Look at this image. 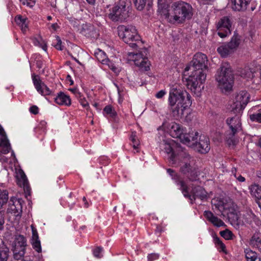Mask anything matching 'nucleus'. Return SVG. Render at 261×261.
<instances>
[{
    "label": "nucleus",
    "instance_id": "nucleus-1",
    "mask_svg": "<svg viewBox=\"0 0 261 261\" xmlns=\"http://www.w3.org/2000/svg\"><path fill=\"white\" fill-rule=\"evenodd\" d=\"M168 102L173 116H179L182 115L185 110L191 105V96L179 86H173L169 92Z\"/></svg>",
    "mask_w": 261,
    "mask_h": 261
},
{
    "label": "nucleus",
    "instance_id": "nucleus-2",
    "mask_svg": "<svg viewBox=\"0 0 261 261\" xmlns=\"http://www.w3.org/2000/svg\"><path fill=\"white\" fill-rule=\"evenodd\" d=\"M177 162L180 166V171L186 175L191 181L196 180L197 174L195 171V168L192 166L193 158L185 149L179 148L178 152L175 156L172 154L170 158V163L176 165Z\"/></svg>",
    "mask_w": 261,
    "mask_h": 261
},
{
    "label": "nucleus",
    "instance_id": "nucleus-3",
    "mask_svg": "<svg viewBox=\"0 0 261 261\" xmlns=\"http://www.w3.org/2000/svg\"><path fill=\"white\" fill-rule=\"evenodd\" d=\"M132 7L130 0H119L109 9L108 16L114 22H123L132 14Z\"/></svg>",
    "mask_w": 261,
    "mask_h": 261
},
{
    "label": "nucleus",
    "instance_id": "nucleus-4",
    "mask_svg": "<svg viewBox=\"0 0 261 261\" xmlns=\"http://www.w3.org/2000/svg\"><path fill=\"white\" fill-rule=\"evenodd\" d=\"M171 9L173 19L170 20V23H182L186 19H190L193 15L192 6L183 1L174 2L172 4Z\"/></svg>",
    "mask_w": 261,
    "mask_h": 261
},
{
    "label": "nucleus",
    "instance_id": "nucleus-5",
    "mask_svg": "<svg viewBox=\"0 0 261 261\" xmlns=\"http://www.w3.org/2000/svg\"><path fill=\"white\" fill-rule=\"evenodd\" d=\"M216 79L219 88L223 92L229 91L232 89L234 76L229 64L224 63L221 65L218 70Z\"/></svg>",
    "mask_w": 261,
    "mask_h": 261
},
{
    "label": "nucleus",
    "instance_id": "nucleus-6",
    "mask_svg": "<svg viewBox=\"0 0 261 261\" xmlns=\"http://www.w3.org/2000/svg\"><path fill=\"white\" fill-rule=\"evenodd\" d=\"M117 31L120 38L132 48H136L142 44L135 26L120 25L117 27Z\"/></svg>",
    "mask_w": 261,
    "mask_h": 261
},
{
    "label": "nucleus",
    "instance_id": "nucleus-7",
    "mask_svg": "<svg viewBox=\"0 0 261 261\" xmlns=\"http://www.w3.org/2000/svg\"><path fill=\"white\" fill-rule=\"evenodd\" d=\"M226 123L229 126L231 133L226 135V140L229 145H234L236 141L234 138V135L237 132L241 129V120L239 116L228 118Z\"/></svg>",
    "mask_w": 261,
    "mask_h": 261
},
{
    "label": "nucleus",
    "instance_id": "nucleus-8",
    "mask_svg": "<svg viewBox=\"0 0 261 261\" xmlns=\"http://www.w3.org/2000/svg\"><path fill=\"white\" fill-rule=\"evenodd\" d=\"M232 21L229 16H224L220 18L216 24L217 34L222 38H225L231 34Z\"/></svg>",
    "mask_w": 261,
    "mask_h": 261
},
{
    "label": "nucleus",
    "instance_id": "nucleus-9",
    "mask_svg": "<svg viewBox=\"0 0 261 261\" xmlns=\"http://www.w3.org/2000/svg\"><path fill=\"white\" fill-rule=\"evenodd\" d=\"M249 98L250 95L247 91H240L236 96L233 103L231 105V111L234 113H240L248 103Z\"/></svg>",
    "mask_w": 261,
    "mask_h": 261
},
{
    "label": "nucleus",
    "instance_id": "nucleus-10",
    "mask_svg": "<svg viewBox=\"0 0 261 261\" xmlns=\"http://www.w3.org/2000/svg\"><path fill=\"white\" fill-rule=\"evenodd\" d=\"M25 238L22 235L16 236L13 246V255L15 259H20L25 254Z\"/></svg>",
    "mask_w": 261,
    "mask_h": 261
},
{
    "label": "nucleus",
    "instance_id": "nucleus-11",
    "mask_svg": "<svg viewBox=\"0 0 261 261\" xmlns=\"http://www.w3.org/2000/svg\"><path fill=\"white\" fill-rule=\"evenodd\" d=\"M207 58L205 54L197 53L193 57L190 68L192 70H201L204 72L207 68Z\"/></svg>",
    "mask_w": 261,
    "mask_h": 261
},
{
    "label": "nucleus",
    "instance_id": "nucleus-12",
    "mask_svg": "<svg viewBox=\"0 0 261 261\" xmlns=\"http://www.w3.org/2000/svg\"><path fill=\"white\" fill-rule=\"evenodd\" d=\"M167 172L172 177V178L175 181L176 184L179 187V189L185 197L191 198L189 195V188L185 181L182 179L180 176L175 172L171 169H168Z\"/></svg>",
    "mask_w": 261,
    "mask_h": 261
},
{
    "label": "nucleus",
    "instance_id": "nucleus-13",
    "mask_svg": "<svg viewBox=\"0 0 261 261\" xmlns=\"http://www.w3.org/2000/svg\"><path fill=\"white\" fill-rule=\"evenodd\" d=\"M34 85L37 91L42 95H49L51 94V91L50 89L40 80L39 75L34 73L32 75Z\"/></svg>",
    "mask_w": 261,
    "mask_h": 261
},
{
    "label": "nucleus",
    "instance_id": "nucleus-14",
    "mask_svg": "<svg viewBox=\"0 0 261 261\" xmlns=\"http://www.w3.org/2000/svg\"><path fill=\"white\" fill-rule=\"evenodd\" d=\"M202 78H200V80L198 82H197L194 78L191 79L188 77L186 80V86L187 88L190 89L192 92L197 95L200 93L201 89L203 88L202 86L204 83V76H202Z\"/></svg>",
    "mask_w": 261,
    "mask_h": 261
},
{
    "label": "nucleus",
    "instance_id": "nucleus-15",
    "mask_svg": "<svg viewBox=\"0 0 261 261\" xmlns=\"http://www.w3.org/2000/svg\"><path fill=\"white\" fill-rule=\"evenodd\" d=\"M168 131L170 135L175 138H179L181 141L185 130L184 127L179 123L172 122L168 125Z\"/></svg>",
    "mask_w": 261,
    "mask_h": 261
},
{
    "label": "nucleus",
    "instance_id": "nucleus-16",
    "mask_svg": "<svg viewBox=\"0 0 261 261\" xmlns=\"http://www.w3.org/2000/svg\"><path fill=\"white\" fill-rule=\"evenodd\" d=\"M21 200L16 198H11L9 201L7 212L13 214L14 216H19L22 213Z\"/></svg>",
    "mask_w": 261,
    "mask_h": 261
},
{
    "label": "nucleus",
    "instance_id": "nucleus-17",
    "mask_svg": "<svg viewBox=\"0 0 261 261\" xmlns=\"http://www.w3.org/2000/svg\"><path fill=\"white\" fill-rule=\"evenodd\" d=\"M133 60L135 65L139 67L142 70L147 71L150 68V63L147 58L143 57L141 53L132 54Z\"/></svg>",
    "mask_w": 261,
    "mask_h": 261
},
{
    "label": "nucleus",
    "instance_id": "nucleus-18",
    "mask_svg": "<svg viewBox=\"0 0 261 261\" xmlns=\"http://www.w3.org/2000/svg\"><path fill=\"white\" fill-rule=\"evenodd\" d=\"M196 149L201 153H207L210 149V140L208 137L205 136H201L198 142H195Z\"/></svg>",
    "mask_w": 261,
    "mask_h": 261
},
{
    "label": "nucleus",
    "instance_id": "nucleus-19",
    "mask_svg": "<svg viewBox=\"0 0 261 261\" xmlns=\"http://www.w3.org/2000/svg\"><path fill=\"white\" fill-rule=\"evenodd\" d=\"M17 184L23 188L25 194L29 196L31 195V188L28 180L24 173L22 171H19L16 175Z\"/></svg>",
    "mask_w": 261,
    "mask_h": 261
},
{
    "label": "nucleus",
    "instance_id": "nucleus-20",
    "mask_svg": "<svg viewBox=\"0 0 261 261\" xmlns=\"http://www.w3.org/2000/svg\"><path fill=\"white\" fill-rule=\"evenodd\" d=\"M192 189L191 192V194L189 193V195L191 196V198L187 197L191 201L195 200L196 198H200L201 200L205 199L207 197V193L205 190L200 186L192 187Z\"/></svg>",
    "mask_w": 261,
    "mask_h": 261
},
{
    "label": "nucleus",
    "instance_id": "nucleus-21",
    "mask_svg": "<svg viewBox=\"0 0 261 261\" xmlns=\"http://www.w3.org/2000/svg\"><path fill=\"white\" fill-rule=\"evenodd\" d=\"M198 137V133L197 132H189L188 134L185 133L182 138H181V142L189 146L195 145V142Z\"/></svg>",
    "mask_w": 261,
    "mask_h": 261
},
{
    "label": "nucleus",
    "instance_id": "nucleus-22",
    "mask_svg": "<svg viewBox=\"0 0 261 261\" xmlns=\"http://www.w3.org/2000/svg\"><path fill=\"white\" fill-rule=\"evenodd\" d=\"M203 215L209 222L216 227L226 226L225 224L222 220L214 216L213 213L210 211H204Z\"/></svg>",
    "mask_w": 261,
    "mask_h": 261
},
{
    "label": "nucleus",
    "instance_id": "nucleus-23",
    "mask_svg": "<svg viewBox=\"0 0 261 261\" xmlns=\"http://www.w3.org/2000/svg\"><path fill=\"white\" fill-rule=\"evenodd\" d=\"M251 195L254 197L259 206L261 207V187L257 184H253L249 187Z\"/></svg>",
    "mask_w": 261,
    "mask_h": 261
},
{
    "label": "nucleus",
    "instance_id": "nucleus-24",
    "mask_svg": "<svg viewBox=\"0 0 261 261\" xmlns=\"http://www.w3.org/2000/svg\"><path fill=\"white\" fill-rule=\"evenodd\" d=\"M251 0H230L232 8L237 11H244Z\"/></svg>",
    "mask_w": 261,
    "mask_h": 261
},
{
    "label": "nucleus",
    "instance_id": "nucleus-25",
    "mask_svg": "<svg viewBox=\"0 0 261 261\" xmlns=\"http://www.w3.org/2000/svg\"><path fill=\"white\" fill-rule=\"evenodd\" d=\"M170 3H158V12L161 16L164 17L170 22V20L173 19V14L169 12V4Z\"/></svg>",
    "mask_w": 261,
    "mask_h": 261
},
{
    "label": "nucleus",
    "instance_id": "nucleus-26",
    "mask_svg": "<svg viewBox=\"0 0 261 261\" xmlns=\"http://www.w3.org/2000/svg\"><path fill=\"white\" fill-rule=\"evenodd\" d=\"M31 227L32 231V244L33 247L38 252H41V247L37 230L33 225H31Z\"/></svg>",
    "mask_w": 261,
    "mask_h": 261
},
{
    "label": "nucleus",
    "instance_id": "nucleus-27",
    "mask_svg": "<svg viewBox=\"0 0 261 261\" xmlns=\"http://www.w3.org/2000/svg\"><path fill=\"white\" fill-rule=\"evenodd\" d=\"M54 99L55 102L59 105L69 106L71 105L70 97L62 92H59Z\"/></svg>",
    "mask_w": 261,
    "mask_h": 261
},
{
    "label": "nucleus",
    "instance_id": "nucleus-28",
    "mask_svg": "<svg viewBox=\"0 0 261 261\" xmlns=\"http://www.w3.org/2000/svg\"><path fill=\"white\" fill-rule=\"evenodd\" d=\"M10 149V144L8 138H0V152L3 154H7Z\"/></svg>",
    "mask_w": 261,
    "mask_h": 261
},
{
    "label": "nucleus",
    "instance_id": "nucleus-29",
    "mask_svg": "<svg viewBox=\"0 0 261 261\" xmlns=\"http://www.w3.org/2000/svg\"><path fill=\"white\" fill-rule=\"evenodd\" d=\"M17 24L21 28L23 33L26 32L28 30L27 18L21 15H17L15 18Z\"/></svg>",
    "mask_w": 261,
    "mask_h": 261
},
{
    "label": "nucleus",
    "instance_id": "nucleus-30",
    "mask_svg": "<svg viewBox=\"0 0 261 261\" xmlns=\"http://www.w3.org/2000/svg\"><path fill=\"white\" fill-rule=\"evenodd\" d=\"M217 51L222 57H226L228 55L233 53L232 49H230L229 45L227 44H223L217 48Z\"/></svg>",
    "mask_w": 261,
    "mask_h": 261
},
{
    "label": "nucleus",
    "instance_id": "nucleus-31",
    "mask_svg": "<svg viewBox=\"0 0 261 261\" xmlns=\"http://www.w3.org/2000/svg\"><path fill=\"white\" fill-rule=\"evenodd\" d=\"M240 43V38L238 35L234 34L229 42L227 44L229 45L230 49H232L234 52L238 47L239 46Z\"/></svg>",
    "mask_w": 261,
    "mask_h": 261
},
{
    "label": "nucleus",
    "instance_id": "nucleus-32",
    "mask_svg": "<svg viewBox=\"0 0 261 261\" xmlns=\"http://www.w3.org/2000/svg\"><path fill=\"white\" fill-rule=\"evenodd\" d=\"M244 253L247 261H256L258 260L259 258L258 257L257 253L249 248L245 249Z\"/></svg>",
    "mask_w": 261,
    "mask_h": 261
},
{
    "label": "nucleus",
    "instance_id": "nucleus-33",
    "mask_svg": "<svg viewBox=\"0 0 261 261\" xmlns=\"http://www.w3.org/2000/svg\"><path fill=\"white\" fill-rule=\"evenodd\" d=\"M249 245L258 249L261 253V239L257 235L254 234L251 238Z\"/></svg>",
    "mask_w": 261,
    "mask_h": 261
},
{
    "label": "nucleus",
    "instance_id": "nucleus-34",
    "mask_svg": "<svg viewBox=\"0 0 261 261\" xmlns=\"http://www.w3.org/2000/svg\"><path fill=\"white\" fill-rule=\"evenodd\" d=\"M202 76H204V82L206 79V73L204 72L203 70H193L192 73L189 77H190L191 79L194 78L195 80H196V81H197L196 82L199 83V81H200V78H202Z\"/></svg>",
    "mask_w": 261,
    "mask_h": 261
},
{
    "label": "nucleus",
    "instance_id": "nucleus-35",
    "mask_svg": "<svg viewBox=\"0 0 261 261\" xmlns=\"http://www.w3.org/2000/svg\"><path fill=\"white\" fill-rule=\"evenodd\" d=\"M9 249L4 246L0 247V261H8Z\"/></svg>",
    "mask_w": 261,
    "mask_h": 261
},
{
    "label": "nucleus",
    "instance_id": "nucleus-36",
    "mask_svg": "<svg viewBox=\"0 0 261 261\" xmlns=\"http://www.w3.org/2000/svg\"><path fill=\"white\" fill-rule=\"evenodd\" d=\"M164 149L166 151V152L168 154L171 153L170 156H169V160H170V158L171 157L172 154H174V155L176 156L178 152L179 148H180V149H183L180 147H177L176 150H173V148L172 147L170 143H165L164 144Z\"/></svg>",
    "mask_w": 261,
    "mask_h": 261
},
{
    "label": "nucleus",
    "instance_id": "nucleus-37",
    "mask_svg": "<svg viewBox=\"0 0 261 261\" xmlns=\"http://www.w3.org/2000/svg\"><path fill=\"white\" fill-rule=\"evenodd\" d=\"M82 32L86 36L88 37L95 38L97 36V34L96 32V30L92 26L89 27L87 29H83Z\"/></svg>",
    "mask_w": 261,
    "mask_h": 261
},
{
    "label": "nucleus",
    "instance_id": "nucleus-38",
    "mask_svg": "<svg viewBox=\"0 0 261 261\" xmlns=\"http://www.w3.org/2000/svg\"><path fill=\"white\" fill-rule=\"evenodd\" d=\"M8 199V192L7 190H0V208L7 204Z\"/></svg>",
    "mask_w": 261,
    "mask_h": 261
},
{
    "label": "nucleus",
    "instance_id": "nucleus-39",
    "mask_svg": "<svg viewBox=\"0 0 261 261\" xmlns=\"http://www.w3.org/2000/svg\"><path fill=\"white\" fill-rule=\"evenodd\" d=\"M214 242L219 251L225 252L226 247L224 244L221 241L219 238L216 235L214 236Z\"/></svg>",
    "mask_w": 261,
    "mask_h": 261
},
{
    "label": "nucleus",
    "instance_id": "nucleus-40",
    "mask_svg": "<svg viewBox=\"0 0 261 261\" xmlns=\"http://www.w3.org/2000/svg\"><path fill=\"white\" fill-rule=\"evenodd\" d=\"M95 55L97 60L103 64H107L108 62H110V60L107 59L105 53L101 50H99L98 52L95 53Z\"/></svg>",
    "mask_w": 261,
    "mask_h": 261
},
{
    "label": "nucleus",
    "instance_id": "nucleus-41",
    "mask_svg": "<svg viewBox=\"0 0 261 261\" xmlns=\"http://www.w3.org/2000/svg\"><path fill=\"white\" fill-rule=\"evenodd\" d=\"M255 215L251 211H247L243 215L244 222L251 223L254 219Z\"/></svg>",
    "mask_w": 261,
    "mask_h": 261
},
{
    "label": "nucleus",
    "instance_id": "nucleus-42",
    "mask_svg": "<svg viewBox=\"0 0 261 261\" xmlns=\"http://www.w3.org/2000/svg\"><path fill=\"white\" fill-rule=\"evenodd\" d=\"M129 139L132 142L133 146L134 149H137L138 147V146L140 144V141L138 139V137L136 135V132H132V134L129 137Z\"/></svg>",
    "mask_w": 261,
    "mask_h": 261
},
{
    "label": "nucleus",
    "instance_id": "nucleus-43",
    "mask_svg": "<svg viewBox=\"0 0 261 261\" xmlns=\"http://www.w3.org/2000/svg\"><path fill=\"white\" fill-rule=\"evenodd\" d=\"M220 234L226 240H232L233 237H234L233 233L228 229L221 231L220 232Z\"/></svg>",
    "mask_w": 261,
    "mask_h": 261
},
{
    "label": "nucleus",
    "instance_id": "nucleus-44",
    "mask_svg": "<svg viewBox=\"0 0 261 261\" xmlns=\"http://www.w3.org/2000/svg\"><path fill=\"white\" fill-rule=\"evenodd\" d=\"M249 118L252 121L261 123V109L256 113L249 115Z\"/></svg>",
    "mask_w": 261,
    "mask_h": 261
},
{
    "label": "nucleus",
    "instance_id": "nucleus-45",
    "mask_svg": "<svg viewBox=\"0 0 261 261\" xmlns=\"http://www.w3.org/2000/svg\"><path fill=\"white\" fill-rule=\"evenodd\" d=\"M241 75L244 78L252 79L253 77V72L250 68H245L241 71Z\"/></svg>",
    "mask_w": 261,
    "mask_h": 261
},
{
    "label": "nucleus",
    "instance_id": "nucleus-46",
    "mask_svg": "<svg viewBox=\"0 0 261 261\" xmlns=\"http://www.w3.org/2000/svg\"><path fill=\"white\" fill-rule=\"evenodd\" d=\"M147 0H134L135 6L137 9L142 11L146 6Z\"/></svg>",
    "mask_w": 261,
    "mask_h": 261
},
{
    "label": "nucleus",
    "instance_id": "nucleus-47",
    "mask_svg": "<svg viewBox=\"0 0 261 261\" xmlns=\"http://www.w3.org/2000/svg\"><path fill=\"white\" fill-rule=\"evenodd\" d=\"M103 112L106 114L109 115L112 117H115L116 115V112L110 105L106 106L103 109Z\"/></svg>",
    "mask_w": 261,
    "mask_h": 261
},
{
    "label": "nucleus",
    "instance_id": "nucleus-48",
    "mask_svg": "<svg viewBox=\"0 0 261 261\" xmlns=\"http://www.w3.org/2000/svg\"><path fill=\"white\" fill-rule=\"evenodd\" d=\"M20 3L23 5H26L27 6L32 8L35 4V0H19Z\"/></svg>",
    "mask_w": 261,
    "mask_h": 261
},
{
    "label": "nucleus",
    "instance_id": "nucleus-49",
    "mask_svg": "<svg viewBox=\"0 0 261 261\" xmlns=\"http://www.w3.org/2000/svg\"><path fill=\"white\" fill-rule=\"evenodd\" d=\"M34 44L36 45H38L40 46L43 50H46L47 49V45L46 43L42 39V38H40V40H36L34 41Z\"/></svg>",
    "mask_w": 261,
    "mask_h": 261
},
{
    "label": "nucleus",
    "instance_id": "nucleus-50",
    "mask_svg": "<svg viewBox=\"0 0 261 261\" xmlns=\"http://www.w3.org/2000/svg\"><path fill=\"white\" fill-rule=\"evenodd\" d=\"M102 251V248L98 247L93 250V254L95 257L100 258L102 257L101 253Z\"/></svg>",
    "mask_w": 261,
    "mask_h": 261
},
{
    "label": "nucleus",
    "instance_id": "nucleus-51",
    "mask_svg": "<svg viewBox=\"0 0 261 261\" xmlns=\"http://www.w3.org/2000/svg\"><path fill=\"white\" fill-rule=\"evenodd\" d=\"M57 43L54 45V47L58 50H62L63 49L62 46V41L58 36H56Z\"/></svg>",
    "mask_w": 261,
    "mask_h": 261
},
{
    "label": "nucleus",
    "instance_id": "nucleus-52",
    "mask_svg": "<svg viewBox=\"0 0 261 261\" xmlns=\"http://www.w3.org/2000/svg\"><path fill=\"white\" fill-rule=\"evenodd\" d=\"M160 255L158 253L149 254L147 256L148 261H154L159 258Z\"/></svg>",
    "mask_w": 261,
    "mask_h": 261
},
{
    "label": "nucleus",
    "instance_id": "nucleus-53",
    "mask_svg": "<svg viewBox=\"0 0 261 261\" xmlns=\"http://www.w3.org/2000/svg\"><path fill=\"white\" fill-rule=\"evenodd\" d=\"M79 102L84 108L86 109H88L89 108V103L84 96L82 98H80Z\"/></svg>",
    "mask_w": 261,
    "mask_h": 261
},
{
    "label": "nucleus",
    "instance_id": "nucleus-54",
    "mask_svg": "<svg viewBox=\"0 0 261 261\" xmlns=\"http://www.w3.org/2000/svg\"><path fill=\"white\" fill-rule=\"evenodd\" d=\"M106 64L108 65L109 68L111 69H112V70H113L115 73L119 72V69L118 67H116L110 61V62H108L107 64Z\"/></svg>",
    "mask_w": 261,
    "mask_h": 261
},
{
    "label": "nucleus",
    "instance_id": "nucleus-55",
    "mask_svg": "<svg viewBox=\"0 0 261 261\" xmlns=\"http://www.w3.org/2000/svg\"><path fill=\"white\" fill-rule=\"evenodd\" d=\"M30 111L31 113L36 115L39 112V109L36 106H33L30 107Z\"/></svg>",
    "mask_w": 261,
    "mask_h": 261
},
{
    "label": "nucleus",
    "instance_id": "nucleus-56",
    "mask_svg": "<svg viewBox=\"0 0 261 261\" xmlns=\"http://www.w3.org/2000/svg\"><path fill=\"white\" fill-rule=\"evenodd\" d=\"M166 93L165 90H160L155 94V97L158 98H161L166 94Z\"/></svg>",
    "mask_w": 261,
    "mask_h": 261
},
{
    "label": "nucleus",
    "instance_id": "nucleus-57",
    "mask_svg": "<svg viewBox=\"0 0 261 261\" xmlns=\"http://www.w3.org/2000/svg\"><path fill=\"white\" fill-rule=\"evenodd\" d=\"M0 136L1 138H7L6 136V134L3 128V127L0 125Z\"/></svg>",
    "mask_w": 261,
    "mask_h": 261
},
{
    "label": "nucleus",
    "instance_id": "nucleus-58",
    "mask_svg": "<svg viewBox=\"0 0 261 261\" xmlns=\"http://www.w3.org/2000/svg\"><path fill=\"white\" fill-rule=\"evenodd\" d=\"M234 176L240 182H244L245 180V177L241 175L237 176V174L235 173Z\"/></svg>",
    "mask_w": 261,
    "mask_h": 261
},
{
    "label": "nucleus",
    "instance_id": "nucleus-59",
    "mask_svg": "<svg viewBox=\"0 0 261 261\" xmlns=\"http://www.w3.org/2000/svg\"><path fill=\"white\" fill-rule=\"evenodd\" d=\"M58 28L59 26L57 23H53L50 27H48L49 29L53 30L54 31H56Z\"/></svg>",
    "mask_w": 261,
    "mask_h": 261
},
{
    "label": "nucleus",
    "instance_id": "nucleus-60",
    "mask_svg": "<svg viewBox=\"0 0 261 261\" xmlns=\"http://www.w3.org/2000/svg\"><path fill=\"white\" fill-rule=\"evenodd\" d=\"M74 94L75 96L79 99V100L80 99V98L83 97L84 96L82 94L81 92L78 91L77 90H74Z\"/></svg>",
    "mask_w": 261,
    "mask_h": 261
},
{
    "label": "nucleus",
    "instance_id": "nucleus-61",
    "mask_svg": "<svg viewBox=\"0 0 261 261\" xmlns=\"http://www.w3.org/2000/svg\"><path fill=\"white\" fill-rule=\"evenodd\" d=\"M212 0H200V3L203 5L209 4Z\"/></svg>",
    "mask_w": 261,
    "mask_h": 261
},
{
    "label": "nucleus",
    "instance_id": "nucleus-62",
    "mask_svg": "<svg viewBox=\"0 0 261 261\" xmlns=\"http://www.w3.org/2000/svg\"><path fill=\"white\" fill-rule=\"evenodd\" d=\"M158 3L163 4V3H170L172 0H158Z\"/></svg>",
    "mask_w": 261,
    "mask_h": 261
},
{
    "label": "nucleus",
    "instance_id": "nucleus-63",
    "mask_svg": "<svg viewBox=\"0 0 261 261\" xmlns=\"http://www.w3.org/2000/svg\"><path fill=\"white\" fill-rule=\"evenodd\" d=\"M231 172L234 175L235 173L237 174V169L236 168H232L231 169Z\"/></svg>",
    "mask_w": 261,
    "mask_h": 261
},
{
    "label": "nucleus",
    "instance_id": "nucleus-64",
    "mask_svg": "<svg viewBox=\"0 0 261 261\" xmlns=\"http://www.w3.org/2000/svg\"><path fill=\"white\" fill-rule=\"evenodd\" d=\"M88 3L90 4H94L95 0H86Z\"/></svg>",
    "mask_w": 261,
    "mask_h": 261
}]
</instances>
